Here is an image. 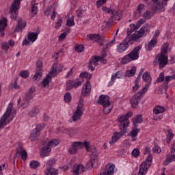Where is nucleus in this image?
Returning a JSON list of instances; mask_svg holds the SVG:
<instances>
[{
    "instance_id": "nucleus-30",
    "label": "nucleus",
    "mask_w": 175,
    "mask_h": 175,
    "mask_svg": "<svg viewBox=\"0 0 175 175\" xmlns=\"http://www.w3.org/2000/svg\"><path fill=\"white\" fill-rule=\"evenodd\" d=\"M39 111H40L39 107H35L31 109H30L27 114L29 117L33 118V117H36V116L39 114Z\"/></svg>"
},
{
    "instance_id": "nucleus-49",
    "label": "nucleus",
    "mask_w": 175,
    "mask_h": 175,
    "mask_svg": "<svg viewBox=\"0 0 175 175\" xmlns=\"http://www.w3.org/2000/svg\"><path fill=\"white\" fill-rule=\"evenodd\" d=\"M116 18L113 16V15L112 16H111L109 19L108 21H104V23L106 25V26L107 25H112L113 23H114V21H116Z\"/></svg>"
},
{
    "instance_id": "nucleus-39",
    "label": "nucleus",
    "mask_w": 175,
    "mask_h": 175,
    "mask_svg": "<svg viewBox=\"0 0 175 175\" xmlns=\"http://www.w3.org/2000/svg\"><path fill=\"white\" fill-rule=\"evenodd\" d=\"M142 122H143V118L142 115L137 116L135 120H133L134 126H137V124H142Z\"/></svg>"
},
{
    "instance_id": "nucleus-48",
    "label": "nucleus",
    "mask_w": 175,
    "mask_h": 175,
    "mask_svg": "<svg viewBox=\"0 0 175 175\" xmlns=\"http://www.w3.org/2000/svg\"><path fill=\"white\" fill-rule=\"evenodd\" d=\"M79 77L81 78V79H91L92 77V76L91 75V74H89L88 72H82Z\"/></svg>"
},
{
    "instance_id": "nucleus-40",
    "label": "nucleus",
    "mask_w": 175,
    "mask_h": 175,
    "mask_svg": "<svg viewBox=\"0 0 175 175\" xmlns=\"http://www.w3.org/2000/svg\"><path fill=\"white\" fill-rule=\"evenodd\" d=\"M44 174L45 175H58V171L55 169L45 170Z\"/></svg>"
},
{
    "instance_id": "nucleus-52",
    "label": "nucleus",
    "mask_w": 175,
    "mask_h": 175,
    "mask_svg": "<svg viewBox=\"0 0 175 175\" xmlns=\"http://www.w3.org/2000/svg\"><path fill=\"white\" fill-rule=\"evenodd\" d=\"M75 51L77 53H83L84 51V46L83 45H76L75 46Z\"/></svg>"
},
{
    "instance_id": "nucleus-18",
    "label": "nucleus",
    "mask_w": 175,
    "mask_h": 175,
    "mask_svg": "<svg viewBox=\"0 0 175 175\" xmlns=\"http://www.w3.org/2000/svg\"><path fill=\"white\" fill-rule=\"evenodd\" d=\"M100 59V57L99 56H94V57H92L90 59L89 64H88V69H90L92 72H94L95 70V66H98L99 61Z\"/></svg>"
},
{
    "instance_id": "nucleus-35",
    "label": "nucleus",
    "mask_w": 175,
    "mask_h": 175,
    "mask_svg": "<svg viewBox=\"0 0 175 175\" xmlns=\"http://www.w3.org/2000/svg\"><path fill=\"white\" fill-rule=\"evenodd\" d=\"M54 165H55V159H51L50 160H49L46 162V170H51V169H54V167H53V166H54Z\"/></svg>"
},
{
    "instance_id": "nucleus-12",
    "label": "nucleus",
    "mask_w": 175,
    "mask_h": 175,
    "mask_svg": "<svg viewBox=\"0 0 175 175\" xmlns=\"http://www.w3.org/2000/svg\"><path fill=\"white\" fill-rule=\"evenodd\" d=\"M18 9H20V0H14L9 11L10 18L12 20L17 18V12H18Z\"/></svg>"
},
{
    "instance_id": "nucleus-50",
    "label": "nucleus",
    "mask_w": 175,
    "mask_h": 175,
    "mask_svg": "<svg viewBox=\"0 0 175 175\" xmlns=\"http://www.w3.org/2000/svg\"><path fill=\"white\" fill-rule=\"evenodd\" d=\"M19 75L23 79H28L29 77V72L27 70L21 71Z\"/></svg>"
},
{
    "instance_id": "nucleus-54",
    "label": "nucleus",
    "mask_w": 175,
    "mask_h": 175,
    "mask_svg": "<svg viewBox=\"0 0 175 175\" xmlns=\"http://www.w3.org/2000/svg\"><path fill=\"white\" fill-rule=\"evenodd\" d=\"M1 47L2 50H4V51H8V50H9V43L6 42H2L1 44Z\"/></svg>"
},
{
    "instance_id": "nucleus-44",
    "label": "nucleus",
    "mask_w": 175,
    "mask_h": 175,
    "mask_svg": "<svg viewBox=\"0 0 175 175\" xmlns=\"http://www.w3.org/2000/svg\"><path fill=\"white\" fill-rule=\"evenodd\" d=\"M40 166V163L38 161H31L30 162V167L31 169H38Z\"/></svg>"
},
{
    "instance_id": "nucleus-58",
    "label": "nucleus",
    "mask_w": 175,
    "mask_h": 175,
    "mask_svg": "<svg viewBox=\"0 0 175 175\" xmlns=\"http://www.w3.org/2000/svg\"><path fill=\"white\" fill-rule=\"evenodd\" d=\"M69 32H70V30H67L64 32H63L59 36V39H65L66 38V36L68 35V33H69Z\"/></svg>"
},
{
    "instance_id": "nucleus-56",
    "label": "nucleus",
    "mask_w": 175,
    "mask_h": 175,
    "mask_svg": "<svg viewBox=\"0 0 175 175\" xmlns=\"http://www.w3.org/2000/svg\"><path fill=\"white\" fill-rule=\"evenodd\" d=\"M46 126V124H38L36 127V129H36L39 133H40V131H43V129H44V127Z\"/></svg>"
},
{
    "instance_id": "nucleus-53",
    "label": "nucleus",
    "mask_w": 175,
    "mask_h": 175,
    "mask_svg": "<svg viewBox=\"0 0 175 175\" xmlns=\"http://www.w3.org/2000/svg\"><path fill=\"white\" fill-rule=\"evenodd\" d=\"M42 77V72L41 71H36V75L33 77V80L36 81V80H39Z\"/></svg>"
},
{
    "instance_id": "nucleus-27",
    "label": "nucleus",
    "mask_w": 175,
    "mask_h": 175,
    "mask_svg": "<svg viewBox=\"0 0 175 175\" xmlns=\"http://www.w3.org/2000/svg\"><path fill=\"white\" fill-rule=\"evenodd\" d=\"M8 20L6 18H3V19L0 20V36L1 38H3L5 36V33L3 31H5V28L8 27V24L6 23Z\"/></svg>"
},
{
    "instance_id": "nucleus-4",
    "label": "nucleus",
    "mask_w": 175,
    "mask_h": 175,
    "mask_svg": "<svg viewBox=\"0 0 175 175\" xmlns=\"http://www.w3.org/2000/svg\"><path fill=\"white\" fill-rule=\"evenodd\" d=\"M140 50H142V45H139L133 49L129 54L125 55L122 59V64L125 65V64H128V62H131V61H135L136 59H139V54L140 53Z\"/></svg>"
},
{
    "instance_id": "nucleus-32",
    "label": "nucleus",
    "mask_w": 175,
    "mask_h": 175,
    "mask_svg": "<svg viewBox=\"0 0 175 175\" xmlns=\"http://www.w3.org/2000/svg\"><path fill=\"white\" fill-rule=\"evenodd\" d=\"M39 136H40V133H39L37 129H33L30 135V140H31V142H35Z\"/></svg>"
},
{
    "instance_id": "nucleus-26",
    "label": "nucleus",
    "mask_w": 175,
    "mask_h": 175,
    "mask_svg": "<svg viewBox=\"0 0 175 175\" xmlns=\"http://www.w3.org/2000/svg\"><path fill=\"white\" fill-rule=\"evenodd\" d=\"M81 84H83V82L81 81L76 82V81L68 80L66 82L67 88H77V87L81 85Z\"/></svg>"
},
{
    "instance_id": "nucleus-36",
    "label": "nucleus",
    "mask_w": 175,
    "mask_h": 175,
    "mask_svg": "<svg viewBox=\"0 0 175 175\" xmlns=\"http://www.w3.org/2000/svg\"><path fill=\"white\" fill-rule=\"evenodd\" d=\"M130 32H127V36H131V33L134 32V31H136V29H139L140 28V25L139 23H137L136 25L135 24H131L130 25Z\"/></svg>"
},
{
    "instance_id": "nucleus-6",
    "label": "nucleus",
    "mask_w": 175,
    "mask_h": 175,
    "mask_svg": "<svg viewBox=\"0 0 175 175\" xmlns=\"http://www.w3.org/2000/svg\"><path fill=\"white\" fill-rule=\"evenodd\" d=\"M84 99L81 98L79 99L77 108L72 116V120L74 122H77V121H80L81 120V116L84 113Z\"/></svg>"
},
{
    "instance_id": "nucleus-59",
    "label": "nucleus",
    "mask_w": 175,
    "mask_h": 175,
    "mask_svg": "<svg viewBox=\"0 0 175 175\" xmlns=\"http://www.w3.org/2000/svg\"><path fill=\"white\" fill-rule=\"evenodd\" d=\"M173 137H174V134H173V133L170 132V131L169 130L167 131V139L168 142H170V140H172Z\"/></svg>"
},
{
    "instance_id": "nucleus-1",
    "label": "nucleus",
    "mask_w": 175,
    "mask_h": 175,
    "mask_svg": "<svg viewBox=\"0 0 175 175\" xmlns=\"http://www.w3.org/2000/svg\"><path fill=\"white\" fill-rule=\"evenodd\" d=\"M16 110L13 107V103H10L0 119V129H3L8 124H10V122L13 121V118L16 117Z\"/></svg>"
},
{
    "instance_id": "nucleus-23",
    "label": "nucleus",
    "mask_w": 175,
    "mask_h": 175,
    "mask_svg": "<svg viewBox=\"0 0 175 175\" xmlns=\"http://www.w3.org/2000/svg\"><path fill=\"white\" fill-rule=\"evenodd\" d=\"M142 79L144 81H146L147 84L145 85V88H148L151 85V81H152V79L151 78V75L150 72H145L143 75Z\"/></svg>"
},
{
    "instance_id": "nucleus-47",
    "label": "nucleus",
    "mask_w": 175,
    "mask_h": 175,
    "mask_svg": "<svg viewBox=\"0 0 175 175\" xmlns=\"http://www.w3.org/2000/svg\"><path fill=\"white\" fill-rule=\"evenodd\" d=\"M142 17L145 18V20H148V18H151L152 17V12L150 11H146L143 14Z\"/></svg>"
},
{
    "instance_id": "nucleus-41",
    "label": "nucleus",
    "mask_w": 175,
    "mask_h": 175,
    "mask_svg": "<svg viewBox=\"0 0 175 175\" xmlns=\"http://www.w3.org/2000/svg\"><path fill=\"white\" fill-rule=\"evenodd\" d=\"M107 56V53H106V52L105 51H103L101 52V56L99 57V60H100V62H101V64H107V60H106V59H105V57Z\"/></svg>"
},
{
    "instance_id": "nucleus-45",
    "label": "nucleus",
    "mask_w": 175,
    "mask_h": 175,
    "mask_svg": "<svg viewBox=\"0 0 175 175\" xmlns=\"http://www.w3.org/2000/svg\"><path fill=\"white\" fill-rule=\"evenodd\" d=\"M135 73H136V68L134 67L126 72V76H127V77H132V76L135 75Z\"/></svg>"
},
{
    "instance_id": "nucleus-10",
    "label": "nucleus",
    "mask_w": 175,
    "mask_h": 175,
    "mask_svg": "<svg viewBox=\"0 0 175 175\" xmlns=\"http://www.w3.org/2000/svg\"><path fill=\"white\" fill-rule=\"evenodd\" d=\"M150 28H151V25L146 24L137 32H135L130 36V40L136 41L137 39H139V38H143V36H144V33L150 31Z\"/></svg>"
},
{
    "instance_id": "nucleus-21",
    "label": "nucleus",
    "mask_w": 175,
    "mask_h": 175,
    "mask_svg": "<svg viewBox=\"0 0 175 175\" xmlns=\"http://www.w3.org/2000/svg\"><path fill=\"white\" fill-rule=\"evenodd\" d=\"M88 36L89 39H90V40H92L93 42H96L100 46H102L103 44V37H100L98 34H90Z\"/></svg>"
},
{
    "instance_id": "nucleus-7",
    "label": "nucleus",
    "mask_w": 175,
    "mask_h": 175,
    "mask_svg": "<svg viewBox=\"0 0 175 175\" xmlns=\"http://www.w3.org/2000/svg\"><path fill=\"white\" fill-rule=\"evenodd\" d=\"M169 0H152V10L154 13L165 12Z\"/></svg>"
},
{
    "instance_id": "nucleus-64",
    "label": "nucleus",
    "mask_w": 175,
    "mask_h": 175,
    "mask_svg": "<svg viewBox=\"0 0 175 175\" xmlns=\"http://www.w3.org/2000/svg\"><path fill=\"white\" fill-rule=\"evenodd\" d=\"M61 25H62V18H59L57 22L56 23L55 28H59Z\"/></svg>"
},
{
    "instance_id": "nucleus-61",
    "label": "nucleus",
    "mask_w": 175,
    "mask_h": 175,
    "mask_svg": "<svg viewBox=\"0 0 175 175\" xmlns=\"http://www.w3.org/2000/svg\"><path fill=\"white\" fill-rule=\"evenodd\" d=\"M152 151H153V152L159 154V152H161V151H162V150L161 149V147H159V146H156L153 147Z\"/></svg>"
},
{
    "instance_id": "nucleus-14",
    "label": "nucleus",
    "mask_w": 175,
    "mask_h": 175,
    "mask_svg": "<svg viewBox=\"0 0 175 175\" xmlns=\"http://www.w3.org/2000/svg\"><path fill=\"white\" fill-rule=\"evenodd\" d=\"M119 122L118 126L120 129H126L129 126V120L126 118V116L122 115L118 118Z\"/></svg>"
},
{
    "instance_id": "nucleus-46",
    "label": "nucleus",
    "mask_w": 175,
    "mask_h": 175,
    "mask_svg": "<svg viewBox=\"0 0 175 175\" xmlns=\"http://www.w3.org/2000/svg\"><path fill=\"white\" fill-rule=\"evenodd\" d=\"M91 94V88H83L81 90V95L83 96H88Z\"/></svg>"
},
{
    "instance_id": "nucleus-11",
    "label": "nucleus",
    "mask_w": 175,
    "mask_h": 175,
    "mask_svg": "<svg viewBox=\"0 0 175 175\" xmlns=\"http://www.w3.org/2000/svg\"><path fill=\"white\" fill-rule=\"evenodd\" d=\"M33 92H35V88H30L29 90L28 94L25 96L23 100H21V99H19L18 100V105H21L23 109L28 107V105H29V100H31L33 97V96L32 95Z\"/></svg>"
},
{
    "instance_id": "nucleus-9",
    "label": "nucleus",
    "mask_w": 175,
    "mask_h": 175,
    "mask_svg": "<svg viewBox=\"0 0 175 175\" xmlns=\"http://www.w3.org/2000/svg\"><path fill=\"white\" fill-rule=\"evenodd\" d=\"M151 162H152V154H149L146 160L140 165L138 175H145L151 166Z\"/></svg>"
},
{
    "instance_id": "nucleus-33",
    "label": "nucleus",
    "mask_w": 175,
    "mask_h": 175,
    "mask_svg": "<svg viewBox=\"0 0 175 175\" xmlns=\"http://www.w3.org/2000/svg\"><path fill=\"white\" fill-rule=\"evenodd\" d=\"M164 112H165V107L163 106L157 105L154 107L153 109V113L155 114V116L158 114H161Z\"/></svg>"
},
{
    "instance_id": "nucleus-57",
    "label": "nucleus",
    "mask_w": 175,
    "mask_h": 175,
    "mask_svg": "<svg viewBox=\"0 0 175 175\" xmlns=\"http://www.w3.org/2000/svg\"><path fill=\"white\" fill-rule=\"evenodd\" d=\"M163 80H165V74L163 72H161L157 79V83H161V81H163Z\"/></svg>"
},
{
    "instance_id": "nucleus-43",
    "label": "nucleus",
    "mask_w": 175,
    "mask_h": 175,
    "mask_svg": "<svg viewBox=\"0 0 175 175\" xmlns=\"http://www.w3.org/2000/svg\"><path fill=\"white\" fill-rule=\"evenodd\" d=\"M115 18V20L120 21L121 20V16H122V10H119L116 12L115 14L113 15Z\"/></svg>"
},
{
    "instance_id": "nucleus-29",
    "label": "nucleus",
    "mask_w": 175,
    "mask_h": 175,
    "mask_svg": "<svg viewBox=\"0 0 175 175\" xmlns=\"http://www.w3.org/2000/svg\"><path fill=\"white\" fill-rule=\"evenodd\" d=\"M43 146H45L46 144V146L48 147H50V148H53V147H57V146H58V144H59V142H58V140L57 139H52L49 142H42Z\"/></svg>"
},
{
    "instance_id": "nucleus-60",
    "label": "nucleus",
    "mask_w": 175,
    "mask_h": 175,
    "mask_svg": "<svg viewBox=\"0 0 175 175\" xmlns=\"http://www.w3.org/2000/svg\"><path fill=\"white\" fill-rule=\"evenodd\" d=\"M21 155L23 161H25V159H27L28 157V154H27V151H25V150H23L22 152L21 153Z\"/></svg>"
},
{
    "instance_id": "nucleus-13",
    "label": "nucleus",
    "mask_w": 175,
    "mask_h": 175,
    "mask_svg": "<svg viewBox=\"0 0 175 175\" xmlns=\"http://www.w3.org/2000/svg\"><path fill=\"white\" fill-rule=\"evenodd\" d=\"M40 33V30L38 29L36 33L30 32L27 34V39L25 38V40L23 42V44L27 46L29 44V42L33 43L38 39V35Z\"/></svg>"
},
{
    "instance_id": "nucleus-55",
    "label": "nucleus",
    "mask_w": 175,
    "mask_h": 175,
    "mask_svg": "<svg viewBox=\"0 0 175 175\" xmlns=\"http://www.w3.org/2000/svg\"><path fill=\"white\" fill-rule=\"evenodd\" d=\"M102 10H103V12H105V13H109V14H113V13H114L113 10H111L106 6L102 7Z\"/></svg>"
},
{
    "instance_id": "nucleus-2",
    "label": "nucleus",
    "mask_w": 175,
    "mask_h": 175,
    "mask_svg": "<svg viewBox=\"0 0 175 175\" xmlns=\"http://www.w3.org/2000/svg\"><path fill=\"white\" fill-rule=\"evenodd\" d=\"M167 49H169V44L167 42L163 44L161 47V53L158 54L156 58L153 61L154 66H159V69H162V68H165L167 64Z\"/></svg>"
},
{
    "instance_id": "nucleus-28",
    "label": "nucleus",
    "mask_w": 175,
    "mask_h": 175,
    "mask_svg": "<svg viewBox=\"0 0 175 175\" xmlns=\"http://www.w3.org/2000/svg\"><path fill=\"white\" fill-rule=\"evenodd\" d=\"M139 132H140V129L134 128L133 129L130 134H129V136H131L132 137L133 142H136V140H137V135H139Z\"/></svg>"
},
{
    "instance_id": "nucleus-22",
    "label": "nucleus",
    "mask_w": 175,
    "mask_h": 175,
    "mask_svg": "<svg viewBox=\"0 0 175 175\" xmlns=\"http://www.w3.org/2000/svg\"><path fill=\"white\" fill-rule=\"evenodd\" d=\"M72 172L75 175H79L80 173L85 172V167L83 165L74 164Z\"/></svg>"
},
{
    "instance_id": "nucleus-25",
    "label": "nucleus",
    "mask_w": 175,
    "mask_h": 175,
    "mask_svg": "<svg viewBox=\"0 0 175 175\" xmlns=\"http://www.w3.org/2000/svg\"><path fill=\"white\" fill-rule=\"evenodd\" d=\"M53 75L51 74H48L46 77L41 82V87H49L50 83H51V80H53Z\"/></svg>"
},
{
    "instance_id": "nucleus-34",
    "label": "nucleus",
    "mask_w": 175,
    "mask_h": 175,
    "mask_svg": "<svg viewBox=\"0 0 175 175\" xmlns=\"http://www.w3.org/2000/svg\"><path fill=\"white\" fill-rule=\"evenodd\" d=\"M157 43H158V41H157V39L152 38L148 44L146 46V50H148V51L152 50L153 47H155V45L157 44Z\"/></svg>"
},
{
    "instance_id": "nucleus-16",
    "label": "nucleus",
    "mask_w": 175,
    "mask_h": 175,
    "mask_svg": "<svg viewBox=\"0 0 175 175\" xmlns=\"http://www.w3.org/2000/svg\"><path fill=\"white\" fill-rule=\"evenodd\" d=\"M122 130L120 132H116L114 133L113 136H112L111 140L109 141V144H114L115 143H117V142L119 141L125 133H126V129H120Z\"/></svg>"
},
{
    "instance_id": "nucleus-20",
    "label": "nucleus",
    "mask_w": 175,
    "mask_h": 175,
    "mask_svg": "<svg viewBox=\"0 0 175 175\" xmlns=\"http://www.w3.org/2000/svg\"><path fill=\"white\" fill-rule=\"evenodd\" d=\"M50 152H51V148L46 145L40 150V155L41 158H46V157H50Z\"/></svg>"
},
{
    "instance_id": "nucleus-37",
    "label": "nucleus",
    "mask_w": 175,
    "mask_h": 175,
    "mask_svg": "<svg viewBox=\"0 0 175 175\" xmlns=\"http://www.w3.org/2000/svg\"><path fill=\"white\" fill-rule=\"evenodd\" d=\"M38 6H36V4L35 3V1H32L31 13V14H33V16H36V14H38Z\"/></svg>"
},
{
    "instance_id": "nucleus-31",
    "label": "nucleus",
    "mask_w": 175,
    "mask_h": 175,
    "mask_svg": "<svg viewBox=\"0 0 175 175\" xmlns=\"http://www.w3.org/2000/svg\"><path fill=\"white\" fill-rule=\"evenodd\" d=\"M124 77H125L124 72H122V70H120L116 72L114 75H112L111 81H114L116 79H124Z\"/></svg>"
},
{
    "instance_id": "nucleus-19",
    "label": "nucleus",
    "mask_w": 175,
    "mask_h": 175,
    "mask_svg": "<svg viewBox=\"0 0 175 175\" xmlns=\"http://www.w3.org/2000/svg\"><path fill=\"white\" fill-rule=\"evenodd\" d=\"M64 66L62 65L61 67L58 66V62L55 61L51 67V70L49 72V75H51L53 77H55L58 72H61Z\"/></svg>"
},
{
    "instance_id": "nucleus-63",
    "label": "nucleus",
    "mask_w": 175,
    "mask_h": 175,
    "mask_svg": "<svg viewBox=\"0 0 175 175\" xmlns=\"http://www.w3.org/2000/svg\"><path fill=\"white\" fill-rule=\"evenodd\" d=\"M107 0H98L96 2L97 8H100L103 3H106Z\"/></svg>"
},
{
    "instance_id": "nucleus-17",
    "label": "nucleus",
    "mask_w": 175,
    "mask_h": 175,
    "mask_svg": "<svg viewBox=\"0 0 175 175\" xmlns=\"http://www.w3.org/2000/svg\"><path fill=\"white\" fill-rule=\"evenodd\" d=\"M131 38H126V40H124L122 43L117 46V52L118 53H124L128 50L129 47V42H131Z\"/></svg>"
},
{
    "instance_id": "nucleus-8",
    "label": "nucleus",
    "mask_w": 175,
    "mask_h": 175,
    "mask_svg": "<svg viewBox=\"0 0 175 175\" xmlns=\"http://www.w3.org/2000/svg\"><path fill=\"white\" fill-rule=\"evenodd\" d=\"M83 147H85L86 148V150L90 152V144H88V142H85L84 143H83L81 142H75L72 143L71 146L69 148L68 152L71 154H76V152H77V150L83 148Z\"/></svg>"
},
{
    "instance_id": "nucleus-3",
    "label": "nucleus",
    "mask_w": 175,
    "mask_h": 175,
    "mask_svg": "<svg viewBox=\"0 0 175 175\" xmlns=\"http://www.w3.org/2000/svg\"><path fill=\"white\" fill-rule=\"evenodd\" d=\"M134 88L133 92H137L135 95H134L131 99H130V103L131 105V107L136 109L137 106H139V103H140V100H142V98H143V95L147 92V89L143 88L140 89Z\"/></svg>"
},
{
    "instance_id": "nucleus-62",
    "label": "nucleus",
    "mask_w": 175,
    "mask_h": 175,
    "mask_svg": "<svg viewBox=\"0 0 175 175\" xmlns=\"http://www.w3.org/2000/svg\"><path fill=\"white\" fill-rule=\"evenodd\" d=\"M21 152H23V147L18 146L16 148V157H20V155H21Z\"/></svg>"
},
{
    "instance_id": "nucleus-42",
    "label": "nucleus",
    "mask_w": 175,
    "mask_h": 175,
    "mask_svg": "<svg viewBox=\"0 0 175 175\" xmlns=\"http://www.w3.org/2000/svg\"><path fill=\"white\" fill-rule=\"evenodd\" d=\"M66 25L67 27H73L75 25V16H72L70 18H68Z\"/></svg>"
},
{
    "instance_id": "nucleus-51",
    "label": "nucleus",
    "mask_w": 175,
    "mask_h": 175,
    "mask_svg": "<svg viewBox=\"0 0 175 175\" xmlns=\"http://www.w3.org/2000/svg\"><path fill=\"white\" fill-rule=\"evenodd\" d=\"M64 100L66 102V103H69L70 100H72V96L70 95V93L66 92L64 95Z\"/></svg>"
},
{
    "instance_id": "nucleus-15",
    "label": "nucleus",
    "mask_w": 175,
    "mask_h": 175,
    "mask_svg": "<svg viewBox=\"0 0 175 175\" xmlns=\"http://www.w3.org/2000/svg\"><path fill=\"white\" fill-rule=\"evenodd\" d=\"M173 161L175 162V145L172 146L170 152L167 154V158L164 161V165L167 166Z\"/></svg>"
},
{
    "instance_id": "nucleus-38",
    "label": "nucleus",
    "mask_w": 175,
    "mask_h": 175,
    "mask_svg": "<svg viewBox=\"0 0 175 175\" xmlns=\"http://www.w3.org/2000/svg\"><path fill=\"white\" fill-rule=\"evenodd\" d=\"M144 10H146V5L144 4H139L137 5L136 12L139 16H142Z\"/></svg>"
},
{
    "instance_id": "nucleus-5",
    "label": "nucleus",
    "mask_w": 175,
    "mask_h": 175,
    "mask_svg": "<svg viewBox=\"0 0 175 175\" xmlns=\"http://www.w3.org/2000/svg\"><path fill=\"white\" fill-rule=\"evenodd\" d=\"M97 103L103 106V111L104 114H109L111 111V103L109 96L102 94L99 96Z\"/></svg>"
},
{
    "instance_id": "nucleus-24",
    "label": "nucleus",
    "mask_w": 175,
    "mask_h": 175,
    "mask_svg": "<svg viewBox=\"0 0 175 175\" xmlns=\"http://www.w3.org/2000/svg\"><path fill=\"white\" fill-rule=\"evenodd\" d=\"M25 27H27V23L22 18H20L18 21V24L14 29V32H20V31H23Z\"/></svg>"
}]
</instances>
